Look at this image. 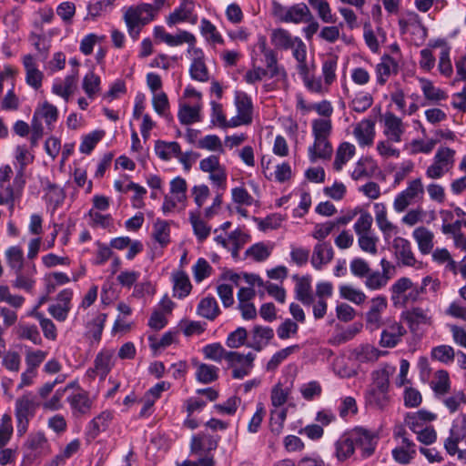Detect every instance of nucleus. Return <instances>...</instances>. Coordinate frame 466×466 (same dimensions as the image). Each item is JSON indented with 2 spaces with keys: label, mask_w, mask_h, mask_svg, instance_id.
I'll list each match as a JSON object with an SVG mask.
<instances>
[{
  "label": "nucleus",
  "mask_w": 466,
  "mask_h": 466,
  "mask_svg": "<svg viewBox=\"0 0 466 466\" xmlns=\"http://www.w3.org/2000/svg\"><path fill=\"white\" fill-rule=\"evenodd\" d=\"M455 151L449 147H440L434 156V161L449 171L454 163Z\"/></svg>",
  "instance_id": "59"
},
{
  "label": "nucleus",
  "mask_w": 466,
  "mask_h": 466,
  "mask_svg": "<svg viewBox=\"0 0 466 466\" xmlns=\"http://www.w3.org/2000/svg\"><path fill=\"white\" fill-rule=\"evenodd\" d=\"M379 238L372 233L358 236V244L360 248L368 254L376 255L378 253Z\"/></svg>",
  "instance_id": "61"
},
{
  "label": "nucleus",
  "mask_w": 466,
  "mask_h": 466,
  "mask_svg": "<svg viewBox=\"0 0 466 466\" xmlns=\"http://www.w3.org/2000/svg\"><path fill=\"white\" fill-rule=\"evenodd\" d=\"M309 4L317 11L319 17L328 24L336 22V16L332 14L327 0H309Z\"/></svg>",
  "instance_id": "41"
},
{
  "label": "nucleus",
  "mask_w": 466,
  "mask_h": 466,
  "mask_svg": "<svg viewBox=\"0 0 466 466\" xmlns=\"http://www.w3.org/2000/svg\"><path fill=\"white\" fill-rule=\"evenodd\" d=\"M187 196L175 195L170 193L164 197L162 204V211L164 214L175 212L176 210H182L186 207Z\"/></svg>",
  "instance_id": "37"
},
{
  "label": "nucleus",
  "mask_w": 466,
  "mask_h": 466,
  "mask_svg": "<svg viewBox=\"0 0 466 466\" xmlns=\"http://www.w3.org/2000/svg\"><path fill=\"white\" fill-rule=\"evenodd\" d=\"M365 287L370 290H380L387 286L390 276L388 273H380V271H372L365 278Z\"/></svg>",
  "instance_id": "42"
},
{
  "label": "nucleus",
  "mask_w": 466,
  "mask_h": 466,
  "mask_svg": "<svg viewBox=\"0 0 466 466\" xmlns=\"http://www.w3.org/2000/svg\"><path fill=\"white\" fill-rule=\"evenodd\" d=\"M254 360L255 355L251 352L244 355L232 351L228 356V364L232 369V377L236 380H242L248 376L253 368Z\"/></svg>",
  "instance_id": "5"
},
{
  "label": "nucleus",
  "mask_w": 466,
  "mask_h": 466,
  "mask_svg": "<svg viewBox=\"0 0 466 466\" xmlns=\"http://www.w3.org/2000/svg\"><path fill=\"white\" fill-rule=\"evenodd\" d=\"M100 77L94 72H89L85 76L82 81V88L88 98H95V96L100 92Z\"/></svg>",
  "instance_id": "45"
},
{
  "label": "nucleus",
  "mask_w": 466,
  "mask_h": 466,
  "mask_svg": "<svg viewBox=\"0 0 466 466\" xmlns=\"http://www.w3.org/2000/svg\"><path fill=\"white\" fill-rule=\"evenodd\" d=\"M333 248L327 242H319L313 249L311 264L316 269H320L323 265L328 264L333 258Z\"/></svg>",
  "instance_id": "24"
},
{
  "label": "nucleus",
  "mask_w": 466,
  "mask_h": 466,
  "mask_svg": "<svg viewBox=\"0 0 466 466\" xmlns=\"http://www.w3.org/2000/svg\"><path fill=\"white\" fill-rule=\"evenodd\" d=\"M199 168L205 173H208L209 180L220 189H225L227 186L226 167L220 164L217 156H209L199 162Z\"/></svg>",
  "instance_id": "3"
},
{
  "label": "nucleus",
  "mask_w": 466,
  "mask_h": 466,
  "mask_svg": "<svg viewBox=\"0 0 466 466\" xmlns=\"http://www.w3.org/2000/svg\"><path fill=\"white\" fill-rule=\"evenodd\" d=\"M72 414L74 417L86 416L91 412L94 400L89 393L83 390H77L67 397Z\"/></svg>",
  "instance_id": "7"
},
{
  "label": "nucleus",
  "mask_w": 466,
  "mask_h": 466,
  "mask_svg": "<svg viewBox=\"0 0 466 466\" xmlns=\"http://www.w3.org/2000/svg\"><path fill=\"white\" fill-rule=\"evenodd\" d=\"M281 19L287 23L299 24L312 19V14L307 5L301 3L289 7Z\"/></svg>",
  "instance_id": "23"
},
{
  "label": "nucleus",
  "mask_w": 466,
  "mask_h": 466,
  "mask_svg": "<svg viewBox=\"0 0 466 466\" xmlns=\"http://www.w3.org/2000/svg\"><path fill=\"white\" fill-rule=\"evenodd\" d=\"M152 6L148 4H143L136 7H129L124 15L128 32L132 37H137L139 33V27L147 23L142 17L143 13H149Z\"/></svg>",
  "instance_id": "8"
},
{
  "label": "nucleus",
  "mask_w": 466,
  "mask_h": 466,
  "mask_svg": "<svg viewBox=\"0 0 466 466\" xmlns=\"http://www.w3.org/2000/svg\"><path fill=\"white\" fill-rule=\"evenodd\" d=\"M420 83L424 97L427 100L436 103L447 97L445 92L436 87L431 81L420 78Z\"/></svg>",
  "instance_id": "38"
},
{
  "label": "nucleus",
  "mask_w": 466,
  "mask_h": 466,
  "mask_svg": "<svg viewBox=\"0 0 466 466\" xmlns=\"http://www.w3.org/2000/svg\"><path fill=\"white\" fill-rule=\"evenodd\" d=\"M292 50V55L298 62V71L301 76L309 74V66L307 65V47L304 42L298 37L289 47Z\"/></svg>",
  "instance_id": "28"
},
{
  "label": "nucleus",
  "mask_w": 466,
  "mask_h": 466,
  "mask_svg": "<svg viewBox=\"0 0 466 466\" xmlns=\"http://www.w3.org/2000/svg\"><path fill=\"white\" fill-rule=\"evenodd\" d=\"M155 152L162 160L167 161L172 157H178L180 153V146L177 142H166L158 140L155 145Z\"/></svg>",
  "instance_id": "34"
},
{
  "label": "nucleus",
  "mask_w": 466,
  "mask_h": 466,
  "mask_svg": "<svg viewBox=\"0 0 466 466\" xmlns=\"http://www.w3.org/2000/svg\"><path fill=\"white\" fill-rule=\"evenodd\" d=\"M336 458L339 461L349 459L355 451L354 440L350 433L342 435L335 443Z\"/></svg>",
  "instance_id": "31"
},
{
  "label": "nucleus",
  "mask_w": 466,
  "mask_h": 466,
  "mask_svg": "<svg viewBox=\"0 0 466 466\" xmlns=\"http://www.w3.org/2000/svg\"><path fill=\"white\" fill-rule=\"evenodd\" d=\"M383 134L386 137L393 140L394 143L401 142V137L405 133V125L402 120L393 113L387 112L383 116Z\"/></svg>",
  "instance_id": "12"
},
{
  "label": "nucleus",
  "mask_w": 466,
  "mask_h": 466,
  "mask_svg": "<svg viewBox=\"0 0 466 466\" xmlns=\"http://www.w3.org/2000/svg\"><path fill=\"white\" fill-rule=\"evenodd\" d=\"M78 70H75L71 75L66 76L64 80L55 82L52 86V92L67 102L76 88Z\"/></svg>",
  "instance_id": "18"
},
{
  "label": "nucleus",
  "mask_w": 466,
  "mask_h": 466,
  "mask_svg": "<svg viewBox=\"0 0 466 466\" xmlns=\"http://www.w3.org/2000/svg\"><path fill=\"white\" fill-rule=\"evenodd\" d=\"M174 295L179 299L187 297L192 289L190 280L186 272L175 271L172 274Z\"/></svg>",
  "instance_id": "29"
},
{
  "label": "nucleus",
  "mask_w": 466,
  "mask_h": 466,
  "mask_svg": "<svg viewBox=\"0 0 466 466\" xmlns=\"http://www.w3.org/2000/svg\"><path fill=\"white\" fill-rule=\"evenodd\" d=\"M375 220L379 229L384 235V238H390L392 234L397 233L398 228L389 218L387 208L383 203H375L374 206Z\"/></svg>",
  "instance_id": "19"
},
{
  "label": "nucleus",
  "mask_w": 466,
  "mask_h": 466,
  "mask_svg": "<svg viewBox=\"0 0 466 466\" xmlns=\"http://www.w3.org/2000/svg\"><path fill=\"white\" fill-rule=\"evenodd\" d=\"M188 52L192 54L193 60L190 65V76L199 82H207L209 78L208 67L204 62V53L198 48H190Z\"/></svg>",
  "instance_id": "14"
},
{
  "label": "nucleus",
  "mask_w": 466,
  "mask_h": 466,
  "mask_svg": "<svg viewBox=\"0 0 466 466\" xmlns=\"http://www.w3.org/2000/svg\"><path fill=\"white\" fill-rule=\"evenodd\" d=\"M218 369L213 365L200 363L197 365L196 376L202 383H210L218 379Z\"/></svg>",
  "instance_id": "53"
},
{
  "label": "nucleus",
  "mask_w": 466,
  "mask_h": 466,
  "mask_svg": "<svg viewBox=\"0 0 466 466\" xmlns=\"http://www.w3.org/2000/svg\"><path fill=\"white\" fill-rule=\"evenodd\" d=\"M390 396L388 390L382 391L380 390L371 389L367 396V401L370 406L378 410H384L390 404Z\"/></svg>",
  "instance_id": "46"
},
{
  "label": "nucleus",
  "mask_w": 466,
  "mask_h": 466,
  "mask_svg": "<svg viewBox=\"0 0 466 466\" xmlns=\"http://www.w3.org/2000/svg\"><path fill=\"white\" fill-rule=\"evenodd\" d=\"M339 296L356 305L363 304L366 299V294L360 289H357L351 285L345 284L339 288Z\"/></svg>",
  "instance_id": "36"
},
{
  "label": "nucleus",
  "mask_w": 466,
  "mask_h": 466,
  "mask_svg": "<svg viewBox=\"0 0 466 466\" xmlns=\"http://www.w3.org/2000/svg\"><path fill=\"white\" fill-rule=\"evenodd\" d=\"M353 135L360 147L371 146L375 137V122L371 119L361 120L355 126Z\"/></svg>",
  "instance_id": "16"
},
{
  "label": "nucleus",
  "mask_w": 466,
  "mask_h": 466,
  "mask_svg": "<svg viewBox=\"0 0 466 466\" xmlns=\"http://www.w3.org/2000/svg\"><path fill=\"white\" fill-rule=\"evenodd\" d=\"M296 296L304 305H311L313 303L314 298L311 294V286L309 279L302 278L299 279L296 285Z\"/></svg>",
  "instance_id": "49"
},
{
  "label": "nucleus",
  "mask_w": 466,
  "mask_h": 466,
  "mask_svg": "<svg viewBox=\"0 0 466 466\" xmlns=\"http://www.w3.org/2000/svg\"><path fill=\"white\" fill-rule=\"evenodd\" d=\"M431 387L437 396L447 394L451 389L449 373L443 370H437L431 381Z\"/></svg>",
  "instance_id": "35"
},
{
  "label": "nucleus",
  "mask_w": 466,
  "mask_h": 466,
  "mask_svg": "<svg viewBox=\"0 0 466 466\" xmlns=\"http://www.w3.org/2000/svg\"><path fill=\"white\" fill-rule=\"evenodd\" d=\"M153 237L161 246L169 242V226L166 221L157 220L154 224Z\"/></svg>",
  "instance_id": "63"
},
{
  "label": "nucleus",
  "mask_w": 466,
  "mask_h": 466,
  "mask_svg": "<svg viewBox=\"0 0 466 466\" xmlns=\"http://www.w3.org/2000/svg\"><path fill=\"white\" fill-rule=\"evenodd\" d=\"M441 287V282L437 279H433L431 276H427L422 279L421 286L410 293V297L413 301H416L420 294H425L428 291L436 293Z\"/></svg>",
  "instance_id": "51"
},
{
  "label": "nucleus",
  "mask_w": 466,
  "mask_h": 466,
  "mask_svg": "<svg viewBox=\"0 0 466 466\" xmlns=\"http://www.w3.org/2000/svg\"><path fill=\"white\" fill-rule=\"evenodd\" d=\"M388 308V301L384 296H376L370 300L369 309L365 314L367 329L370 330L379 329L383 321L382 314Z\"/></svg>",
  "instance_id": "6"
},
{
  "label": "nucleus",
  "mask_w": 466,
  "mask_h": 466,
  "mask_svg": "<svg viewBox=\"0 0 466 466\" xmlns=\"http://www.w3.org/2000/svg\"><path fill=\"white\" fill-rule=\"evenodd\" d=\"M25 446L35 455H38L41 454L47 447V439L44 432H33L28 436Z\"/></svg>",
  "instance_id": "39"
},
{
  "label": "nucleus",
  "mask_w": 466,
  "mask_h": 466,
  "mask_svg": "<svg viewBox=\"0 0 466 466\" xmlns=\"http://www.w3.org/2000/svg\"><path fill=\"white\" fill-rule=\"evenodd\" d=\"M192 270L195 281L199 283L210 276L212 268L205 258H201L198 259Z\"/></svg>",
  "instance_id": "64"
},
{
  "label": "nucleus",
  "mask_w": 466,
  "mask_h": 466,
  "mask_svg": "<svg viewBox=\"0 0 466 466\" xmlns=\"http://www.w3.org/2000/svg\"><path fill=\"white\" fill-rule=\"evenodd\" d=\"M198 312L208 319H214L219 312L216 299L214 298L203 299L198 307Z\"/></svg>",
  "instance_id": "52"
},
{
  "label": "nucleus",
  "mask_w": 466,
  "mask_h": 466,
  "mask_svg": "<svg viewBox=\"0 0 466 466\" xmlns=\"http://www.w3.org/2000/svg\"><path fill=\"white\" fill-rule=\"evenodd\" d=\"M114 350H103L99 352L95 360L94 372L105 379L113 366Z\"/></svg>",
  "instance_id": "30"
},
{
  "label": "nucleus",
  "mask_w": 466,
  "mask_h": 466,
  "mask_svg": "<svg viewBox=\"0 0 466 466\" xmlns=\"http://www.w3.org/2000/svg\"><path fill=\"white\" fill-rule=\"evenodd\" d=\"M401 318L409 324L412 331L417 330L420 325L431 326L433 322L432 317L429 314V309H423L420 307H414L403 312Z\"/></svg>",
  "instance_id": "15"
},
{
  "label": "nucleus",
  "mask_w": 466,
  "mask_h": 466,
  "mask_svg": "<svg viewBox=\"0 0 466 466\" xmlns=\"http://www.w3.org/2000/svg\"><path fill=\"white\" fill-rule=\"evenodd\" d=\"M378 170L376 161L369 156L361 157L354 165L350 173L353 180L358 181L364 178H370Z\"/></svg>",
  "instance_id": "17"
},
{
  "label": "nucleus",
  "mask_w": 466,
  "mask_h": 466,
  "mask_svg": "<svg viewBox=\"0 0 466 466\" xmlns=\"http://www.w3.org/2000/svg\"><path fill=\"white\" fill-rule=\"evenodd\" d=\"M332 154V146L329 137H314V143L309 147V157L311 162L319 158H329Z\"/></svg>",
  "instance_id": "25"
},
{
  "label": "nucleus",
  "mask_w": 466,
  "mask_h": 466,
  "mask_svg": "<svg viewBox=\"0 0 466 466\" xmlns=\"http://www.w3.org/2000/svg\"><path fill=\"white\" fill-rule=\"evenodd\" d=\"M424 193V187L420 178L409 181L407 187L400 192L393 201V208L397 213H402L414 203L421 198Z\"/></svg>",
  "instance_id": "2"
},
{
  "label": "nucleus",
  "mask_w": 466,
  "mask_h": 466,
  "mask_svg": "<svg viewBox=\"0 0 466 466\" xmlns=\"http://www.w3.org/2000/svg\"><path fill=\"white\" fill-rule=\"evenodd\" d=\"M399 25L401 34H406L411 28L414 30H422L424 35L426 34L425 27L421 24L419 15L415 13H410L407 17L400 18L399 20Z\"/></svg>",
  "instance_id": "54"
},
{
  "label": "nucleus",
  "mask_w": 466,
  "mask_h": 466,
  "mask_svg": "<svg viewBox=\"0 0 466 466\" xmlns=\"http://www.w3.org/2000/svg\"><path fill=\"white\" fill-rule=\"evenodd\" d=\"M380 354L378 349L369 344L358 346L351 352L354 360L360 363L374 362L379 359Z\"/></svg>",
  "instance_id": "33"
},
{
  "label": "nucleus",
  "mask_w": 466,
  "mask_h": 466,
  "mask_svg": "<svg viewBox=\"0 0 466 466\" xmlns=\"http://www.w3.org/2000/svg\"><path fill=\"white\" fill-rule=\"evenodd\" d=\"M356 147L350 142L341 143L337 148L335 159L333 162V168L339 172L343 167L354 157Z\"/></svg>",
  "instance_id": "27"
},
{
  "label": "nucleus",
  "mask_w": 466,
  "mask_h": 466,
  "mask_svg": "<svg viewBox=\"0 0 466 466\" xmlns=\"http://www.w3.org/2000/svg\"><path fill=\"white\" fill-rule=\"evenodd\" d=\"M200 33L210 44H222L223 38L215 25L203 18L200 22Z\"/></svg>",
  "instance_id": "43"
},
{
  "label": "nucleus",
  "mask_w": 466,
  "mask_h": 466,
  "mask_svg": "<svg viewBox=\"0 0 466 466\" xmlns=\"http://www.w3.org/2000/svg\"><path fill=\"white\" fill-rule=\"evenodd\" d=\"M396 368L394 366L384 364L380 369L372 372L373 388L382 391L388 390L390 386V378L394 374Z\"/></svg>",
  "instance_id": "26"
},
{
  "label": "nucleus",
  "mask_w": 466,
  "mask_h": 466,
  "mask_svg": "<svg viewBox=\"0 0 466 466\" xmlns=\"http://www.w3.org/2000/svg\"><path fill=\"white\" fill-rule=\"evenodd\" d=\"M398 65L393 58L389 56H383L380 62L376 66L377 81L380 85H384L391 73L397 71Z\"/></svg>",
  "instance_id": "32"
},
{
  "label": "nucleus",
  "mask_w": 466,
  "mask_h": 466,
  "mask_svg": "<svg viewBox=\"0 0 466 466\" xmlns=\"http://www.w3.org/2000/svg\"><path fill=\"white\" fill-rule=\"evenodd\" d=\"M231 352L232 351H227L219 343L209 344L203 349V353L207 359L218 362L222 360H226L228 361V356Z\"/></svg>",
  "instance_id": "57"
},
{
  "label": "nucleus",
  "mask_w": 466,
  "mask_h": 466,
  "mask_svg": "<svg viewBox=\"0 0 466 466\" xmlns=\"http://www.w3.org/2000/svg\"><path fill=\"white\" fill-rule=\"evenodd\" d=\"M38 405L35 396L31 392L25 393L15 400L16 431L20 436L27 431L29 420L35 416Z\"/></svg>",
  "instance_id": "1"
},
{
  "label": "nucleus",
  "mask_w": 466,
  "mask_h": 466,
  "mask_svg": "<svg viewBox=\"0 0 466 466\" xmlns=\"http://www.w3.org/2000/svg\"><path fill=\"white\" fill-rule=\"evenodd\" d=\"M7 264L15 272L22 271L24 267V252L17 246L10 247L5 251Z\"/></svg>",
  "instance_id": "40"
},
{
  "label": "nucleus",
  "mask_w": 466,
  "mask_h": 466,
  "mask_svg": "<svg viewBox=\"0 0 466 466\" xmlns=\"http://www.w3.org/2000/svg\"><path fill=\"white\" fill-rule=\"evenodd\" d=\"M202 102H195L193 105L188 103H180L178 110V119L183 125H190L201 120L200 111Z\"/></svg>",
  "instance_id": "22"
},
{
  "label": "nucleus",
  "mask_w": 466,
  "mask_h": 466,
  "mask_svg": "<svg viewBox=\"0 0 466 466\" xmlns=\"http://www.w3.org/2000/svg\"><path fill=\"white\" fill-rule=\"evenodd\" d=\"M189 219L198 240L206 239L210 234V228L200 218L199 213H190Z\"/></svg>",
  "instance_id": "55"
},
{
  "label": "nucleus",
  "mask_w": 466,
  "mask_h": 466,
  "mask_svg": "<svg viewBox=\"0 0 466 466\" xmlns=\"http://www.w3.org/2000/svg\"><path fill=\"white\" fill-rule=\"evenodd\" d=\"M197 21L198 15L194 14V4L187 0H184L180 5L168 15L167 19L168 25H174L183 22L195 25Z\"/></svg>",
  "instance_id": "13"
},
{
  "label": "nucleus",
  "mask_w": 466,
  "mask_h": 466,
  "mask_svg": "<svg viewBox=\"0 0 466 466\" xmlns=\"http://www.w3.org/2000/svg\"><path fill=\"white\" fill-rule=\"evenodd\" d=\"M106 318V314H97L92 320L88 321L86 324V336L91 338L96 342H98L101 339Z\"/></svg>",
  "instance_id": "48"
},
{
  "label": "nucleus",
  "mask_w": 466,
  "mask_h": 466,
  "mask_svg": "<svg viewBox=\"0 0 466 466\" xmlns=\"http://www.w3.org/2000/svg\"><path fill=\"white\" fill-rule=\"evenodd\" d=\"M350 435L354 440V445L361 449L363 456L369 457L374 452L378 441L375 433L362 428H357L350 432Z\"/></svg>",
  "instance_id": "9"
},
{
  "label": "nucleus",
  "mask_w": 466,
  "mask_h": 466,
  "mask_svg": "<svg viewBox=\"0 0 466 466\" xmlns=\"http://www.w3.org/2000/svg\"><path fill=\"white\" fill-rule=\"evenodd\" d=\"M337 66L338 57L336 56H329L323 62L322 75L326 86H330L335 81Z\"/></svg>",
  "instance_id": "56"
},
{
  "label": "nucleus",
  "mask_w": 466,
  "mask_h": 466,
  "mask_svg": "<svg viewBox=\"0 0 466 466\" xmlns=\"http://www.w3.org/2000/svg\"><path fill=\"white\" fill-rule=\"evenodd\" d=\"M412 282L409 278L403 277L396 280L390 287L391 300L397 304L400 296L411 289Z\"/></svg>",
  "instance_id": "62"
},
{
  "label": "nucleus",
  "mask_w": 466,
  "mask_h": 466,
  "mask_svg": "<svg viewBox=\"0 0 466 466\" xmlns=\"http://www.w3.org/2000/svg\"><path fill=\"white\" fill-rule=\"evenodd\" d=\"M235 105L238 114L230 119V127H238L241 125H248L252 122V103L245 95H238L236 96Z\"/></svg>",
  "instance_id": "10"
},
{
  "label": "nucleus",
  "mask_w": 466,
  "mask_h": 466,
  "mask_svg": "<svg viewBox=\"0 0 466 466\" xmlns=\"http://www.w3.org/2000/svg\"><path fill=\"white\" fill-rule=\"evenodd\" d=\"M407 333L404 326L398 321H389L382 330L380 344L385 348L395 347Z\"/></svg>",
  "instance_id": "11"
},
{
  "label": "nucleus",
  "mask_w": 466,
  "mask_h": 466,
  "mask_svg": "<svg viewBox=\"0 0 466 466\" xmlns=\"http://www.w3.org/2000/svg\"><path fill=\"white\" fill-rule=\"evenodd\" d=\"M23 64L25 69L26 83L38 89L42 85L44 74L38 69L35 59L33 56L26 55L23 58Z\"/></svg>",
  "instance_id": "21"
},
{
  "label": "nucleus",
  "mask_w": 466,
  "mask_h": 466,
  "mask_svg": "<svg viewBox=\"0 0 466 466\" xmlns=\"http://www.w3.org/2000/svg\"><path fill=\"white\" fill-rule=\"evenodd\" d=\"M373 218L367 211H361L360 217L356 220L353 228L357 236L371 233Z\"/></svg>",
  "instance_id": "60"
},
{
  "label": "nucleus",
  "mask_w": 466,
  "mask_h": 466,
  "mask_svg": "<svg viewBox=\"0 0 466 466\" xmlns=\"http://www.w3.org/2000/svg\"><path fill=\"white\" fill-rule=\"evenodd\" d=\"M392 248L399 264L414 268H422V262L416 259L411 244L408 239L402 237L394 238Z\"/></svg>",
  "instance_id": "4"
},
{
  "label": "nucleus",
  "mask_w": 466,
  "mask_h": 466,
  "mask_svg": "<svg viewBox=\"0 0 466 466\" xmlns=\"http://www.w3.org/2000/svg\"><path fill=\"white\" fill-rule=\"evenodd\" d=\"M412 238L418 245L420 252L428 255L434 248V233L425 227H418L412 231Z\"/></svg>",
  "instance_id": "20"
},
{
  "label": "nucleus",
  "mask_w": 466,
  "mask_h": 466,
  "mask_svg": "<svg viewBox=\"0 0 466 466\" xmlns=\"http://www.w3.org/2000/svg\"><path fill=\"white\" fill-rule=\"evenodd\" d=\"M332 131L330 118H317L312 121V134L314 137H329Z\"/></svg>",
  "instance_id": "58"
},
{
  "label": "nucleus",
  "mask_w": 466,
  "mask_h": 466,
  "mask_svg": "<svg viewBox=\"0 0 466 466\" xmlns=\"http://www.w3.org/2000/svg\"><path fill=\"white\" fill-rule=\"evenodd\" d=\"M57 115L56 107L48 102H45L36 109L33 120L44 119L47 126H51L52 123L56 121Z\"/></svg>",
  "instance_id": "44"
},
{
  "label": "nucleus",
  "mask_w": 466,
  "mask_h": 466,
  "mask_svg": "<svg viewBox=\"0 0 466 466\" xmlns=\"http://www.w3.org/2000/svg\"><path fill=\"white\" fill-rule=\"evenodd\" d=\"M297 38L298 37H293L287 30L282 28L275 29L271 34L272 44L281 49H289Z\"/></svg>",
  "instance_id": "47"
},
{
  "label": "nucleus",
  "mask_w": 466,
  "mask_h": 466,
  "mask_svg": "<svg viewBox=\"0 0 466 466\" xmlns=\"http://www.w3.org/2000/svg\"><path fill=\"white\" fill-rule=\"evenodd\" d=\"M272 245H267L259 242L252 245L246 250V255L252 258L255 261L260 262L266 260L271 254Z\"/></svg>",
  "instance_id": "50"
}]
</instances>
